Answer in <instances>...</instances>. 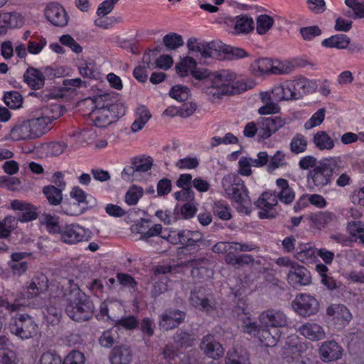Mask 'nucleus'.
Listing matches in <instances>:
<instances>
[{"instance_id": "f257e3e1", "label": "nucleus", "mask_w": 364, "mask_h": 364, "mask_svg": "<svg viewBox=\"0 0 364 364\" xmlns=\"http://www.w3.org/2000/svg\"><path fill=\"white\" fill-rule=\"evenodd\" d=\"M187 47L200 64L208 63V60L210 59L219 58L222 53L226 54L230 60H237L248 56V53L240 48L222 45L213 41L205 43L196 38H190L188 40Z\"/></svg>"}, {"instance_id": "f03ea898", "label": "nucleus", "mask_w": 364, "mask_h": 364, "mask_svg": "<svg viewBox=\"0 0 364 364\" xmlns=\"http://www.w3.org/2000/svg\"><path fill=\"white\" fill-rule=\"evenodd\" d=\"M63 297L67 302L65 312L76 322L86 321L92 317L93 304L73 280H65L63 284Z\"/></svg>"}, {"instance_id": "7ed1b4c3", "label": "nucleus", "mask_w": 364, "mask_h": 364, "mask_svg": "<svg viewBox=\"0 0 364 364\" xmlns=\"http://www.w3.org/2000/svg\"><path fill=\"white\" fill-rule=\"evenodd\" d=\"M235 73L230 70H222L213 74L212 85L208 87L207 93L213 100L220 99L224 95H237L250 88L243 81H235Z\"/></svg>"}, {"instance_id": "20e7f679", "label": "nucleus", "mask_w": 364, "mask_h": 364, "mask_svg": "<svg viewBox=\"0 0 364 364\" xmlns=\"http://www.w3.org/2000/svg\"><path fill=\"white\" fill-rule=\"evenodd\" d=\"M221 184L224 196L238 205L237 210L249 214L251 201L244 181L237 175L229 173L222 178Z\"/></svg>"}, {"instance_id": "39448f33", "label": "nucleus", "mask_w": 364, "mask_h": 364, "mask_svg": "<svg viewBox=\"0 0 364 364\" xmlns=\"http://www.w3.org/2000/svg\"><path fill=\"white\" fill-rule=\"evenodd\" d=\"M60 116V106L52 105L36 109L30 119L31 127L38 137L45 134L50 128L49 125Z\"/></svg>"}, {"instance_id": "423d86ee", "label": "nucleus", "mask_w": 364, "mask_h": 364, "mask_svg": "<svg viewBox=\"0 0 364 364\" xmlns=\"http://www.w3.org/2000/svg\"><path fill=\"white\" fill-rule=\"evenodd\" d=\"M9 328L12 334L22 340H26L36 335L38 325L31 316L24 314L14 318Z\"/></svg>"}, {"instance_id": "0eeeda50", "label": "nucleus", "mask_w": 364, "mask_h": 364, "mask_svg": "<svg viewBox=\"0 0 364 364\" xmlns=\"http://www.w3.org/2000/svg\"><path fill=\"white\" fill-rule=\"evenodd\" d=\"M103 97L100 96L95 101V108L92 110L91 116L95 124L99 127H105L116 120L114 109L117 105L102 104Z\"/></svg>"}, {"instance_id": "6e6552de", "label": "nucleus", "mask_w": 364, "mask_h": 364, "mask_svg": "<svg viewBox=\"0 0 364 364\" xmlns=\"http://www.w3.org/2000/svg\"><path fill=\"white\" fill-rule=\"evenodd\" d=\"M274 191H267L263 192L257 200L255 205L259 209L258 217L260 219H271L276 217L277 212L274 207L278 204V198Z\"/></svg>"}, {"instance_id": "1a4fd4ad", "label": "nucleus", "mask_w": 364, "mask_h": 364, "mask_svg": "<svg viewBox=\"0 0 364 364\" xmlns=\"http://www.w3.org/2000/svg\"><path fill=\"white\" fill-rule=\"evenodd\" d=\"M291 306L295 312L303 317L316 314L319 309L318 301L306 294H297L291 303Z\"/></svg>"}, {"instance_id": "9d476101", "label": "nucleus", "mask_w": 364, "mask_h": 364, "mask_svg": "<svg viewBox=\"0 0 364 364\" xmlns=\"http://www.w3.org/2000/svg\"><path fill=\"white\" fill-rule=\"evenodd\" d=\"M258 318L263 327H269L271 329L287 327L289 323L287 316L282 311L274 309L262 311Z\"/></svg>"}, {"instance_id": "9b49d317", "label": "nucleus", "mask_w": 364, "mask_h": 364, "mask_svg": "<svg viewBox=\"0 0 364 364\" xmlns=\"http://www.w3.org/2000/svg\"><path fill=\"white\" fill-rule=\"evenodd\" d=\"M173 236L169 234L167 237H161L166 238L170 242L180 243L183 247L187 249H192L199 246V244L203 240V235L198 231L182 230L177 232H173Z\"/></svg>"}, {"instance_id": "f8f14e48", "label": "nucleus", "mask_w": 364, "mask_h": 364, "mask_svg": "<svg viewBox=\"0 0 364 364\" xmlns=\"http://www.w3.org/2000/svg\"><path fill=\"white\" fill-rule=\"evenodd\" d=\"M47 45L46 39L42 36L31 37L28 43L17 41L15 46V53L20 59H26L28 53L39 54Z\"/></svg>"}, {"instance_id": "ddd939ff", "label": "nucleus", "mask_w": 364, "mask_h": 364, "mask_svg": "<svg viewBox=\"0 0 364 364\" xmlns=\"http://www.w3.org/2000/svg\"><path fill=\"white\" fill-rule=\"evenodd\" d=\"M90 237V231L78 224L67 225L60 232L61 240L70 245L87 241Z\"/></svg>"}, {"instance_id": "4468645a", "label": "nucleus", "mask_w": 364, "mask_h": 364, "mask_svg": "<svg viewBox=\"0 0 364 364\" xmlns=\"http://www.w3.org/2000/svg\"><path fill=\"white\" fill-rule=\"evenodd\" d=\"M258 136L266 139L285 124V120L279 117H260L257 121Z\"/></svg>"}, {"instance_id": "2eb2a0df", "label": "nucleus", "mask_w": 364, "mask_h": 364, "mask_svg": "<svg viewBox=\"0 0 364 364\" xmlns=\"http://www.w3.org/2000/svg\"><path fill=\"white\" fill-rule=\"evenodd\" d=\"M189 301L195 308L208 313L215 309V302L208 298L205 289L202 287H196L191 290Z\"/></svg>"}, {"instance_id": "dca6fc26", "label": "nucleus", "mask_w": 364, "mask_h": 364, "mask_svg": "<svg viewBox=\"0 0 364 364\" xmlns=\"http://www.w3.org/2000/svg\"><path fill=\"white\" fill-rule=\"evenodd\" d=\"M45 15L53 26L63 27L68 24V15L65 9L58 3L48 4L45 10Z\"/></svg>"}, {"instance_id": "f3484780", "label": "nucleus", "mask_w": 364, "mask_h": 364, "mask_svg": "<svg viewBox=\"0 0 364 364\" xmlns=\"http://www.w3.org/2000/svg\"><path fill=\"white\" fill-rule=\"evenodd\" d=\"M200 347L204 354L213 359H218L224 355V348L212 334L203 336Z\"/></svg>"}, {"instance_id": "a211bd4d", "label": "nucleus", "mask_w": 364, "mask_h": 364, "mask_svg": "<svg viewBox=\"0 0 364 364\" xmlns=\"http://www.w3.org/2000/svg\"><path fill=\"white\" fill-rule=\"evenodd\" d=\"M332 176L330 170L325 169L318 165L309 172L308 182L309 183H312L317 189L320 190L331 183Z\"/></svg>"}, {"instance_id": "6ab92c4d", "label": "nucleus", "mask_w": 364, "mask_h": 364, "mask_svg": "<svg viewBox=\"0 0 364 364\" xmlns=\"http://www.w3.org/2000/svg\"><path fill=\"white\" fill-rule=\"evenodd\" d=\"M287 280L293 287L306 286L311 282L310 272L304 267L297 264L287 274Z\"/></svg>"}, {"instance_id": "aec40b11", "label": "nucleus", "mask_w": 364, "mask_h": 364, "mask_svg": "<svg viewBox=\"0 0 364 364\" xmlns=\"http://www.w3.org/2000/svg\"><path fill=\"white\" fill-rule=\"evenodd\" d=\"M9 136L14 141L37 138L29 119L18 122L11 129Z\"/></svg>"}, {"instance_id": "412c9836", "label": "nucleus", "mask_w": 364, "mask_h": 364, "mask_svg": "<svg viewBox=\"0 0 364 364\" xmlns=\"http://www.w3.org/2000/svg\"><path fill=\"white\" fill-rule=\"evenodd\" d=\"M273 191L277 198L285 205L292 203L295 199V192L287 179L277 178L275 182V188Z\"/></svg>"}, {"instance_id": "4be33fe9", "label": "nucleus", "mask_w": 364, "mask_h": 364, "mask_svg": "<svg viewBox=\"0 0 364 364\" xmlns=\"http://www.w3.org/2000/svg\"><path fill=\"white\" fill-rule=\"evenodd\" d=\"M132 359V350L129 346L125 344L114 346L109 354L111 364H130Z\"/></svg>"}, {"instance_id": "5701e85b", "label": "nucleus", "mask_w": 364, "mask_h": 364, "mask_svg": "<svg viewBox=\"0 0 364 364\" xmlns=\"http://www.w3.org/2000/svg\"><path fill=\"white\" fill-rule=\"evenodd\" d=\"M319 353L323 362H331L341 358L343 349L334 341H329L321 344L319 348Z\"/></svg>"}, {"instance_id": "b1692460", "label": "nucleus", "mask_w": 364, "mask_h": 364, "mask_svg": "<svg viewBox=\"0 0 364 364\" xmlns=\"http://www.w3.org/2000/svg\"><path fill=\"white\" fill-rule=\"evenodd\" d=\"M185 313L175 309H168L161 316L159 325L165 331L177 327L184 319Z\"/></svg>"}, {"instance_id": "393cba45", "label": "nucleus", "mask_w": 364, "mask_h": 364, "mask_svg": "<svg viewBox=\"0 0 364 364\" xmlns=\"http://www.w3.org/2000/svg\"><path fill=\"white\" fill-rule=\"evenodd\" d=\"M288 81L294 92V98L296 100L302 97L304 95L315 90V83L304 77Z\"/></svg>"}, {"instance_id": "a878e982", "label": "nucleus", "mask_w": 364, "mask_h": 364, "mask_svg": "<svg viewBox=\"0 0 364 364\" xmlns=\"http://www.w3.org/2000/svg\"><path fill=\"white\" fill-rule=\"evenodd\" d=\"M326 314L331 316L335 322L341 325L348 323L352 318L350 311L342 304H332L327 308Z\"/></svg>"}, {"instance_id": "bb28decb", "label": "nucleus", "mask_w": 364, "mask_h": 364, "mask_svg": "<svg viewBox=\"0 0 364 364\" xmlns=\"http://www.w3.org/2000/svg\"><path fill=\"white\" fill-rule=\"evenodd\" d=\"M282 336L279 329H271L269 327H263L259 331L257 338L261 344L267 347H274Z\"/></svg>"}, {"instance_id": "cd10ccee", "label": "nucleus", "mask_w": 364, "mask_h": 364, "mask_svg": "<svg viewBox=\"0 0 364 364\" xmlns=\"http://www.w3.org/2000/svg\"><path fill=\"white\" fill-rule=\"evenodd\" d=\"M299 332L311 341H319L325 338L323 328L315 323H306L298 329Z\"/></svg>"}, {"instance_id": "c85d7f7f", "label": "nucleus", "mask_w": 364, "mask_h": 364, "mask_svg": "<svg viewBox=\"0 0 364 364\" xmlns=\"http://www.w3.org/2000/svg\"><path fill=\"white\" fill-rule=\"evenodd\" d=\"M23 80L32 89H40L45 83L43 74L38 69L29 67L23 75Z\"/></svg>"}, {"instance_id": "c756f323", "label": "nucleus", "mask_w": 364, "mask_h": 364, "mask_svg": "<svg viewBox=\"0 0 364 364\" xmlns=\"http://www.w3.org/2000/svg\"><path fill=\"white\" fill-rule=\"evenodd\" d=\"M135 119L132 124L131 129L133 132H137L143 129L145 124L151 117L149 109L144 105L138 106L134 112Z\"/></svg>"}, {"instance_id": "7c9ffc66", "label": "nucleus", "mask_w": 364, "mask_h": 364, "mask_svg": "<svg viewBox=\"0 0 364 364\" xmlns=\"http://www.w3.org/2000/svg\"><path fill=\"white\" fill-rule=\"evenodd\" d=\"M234 31L232 33L236 35L247 34L254 29V21L252 18L247 15H241L235 18Z\"/></svg>"}, {"instance_id": "2f4dec72", "label": "nucleus", "mask_w": 364, "mask_h": 364, "mask_svg": "<svg viewBox=\"0 0 364 364\" xmlns=\"http://www.w3.org/2000/svg\"><path fill=\"white\" fill-rule=\"evenodd\" d=\"M312 141L319 151H331L335 147L334 140L325 131H318L314 134Z\"/></svg>"}, {"instance_id": "473e14b6", "label": "nucleus", "mask_w": 364, "mask_h": 364, "mask_svg": "<svg viewBox=\"0 0 364 364\" xmlns=\"http://www.w3.org/2000/svg\"><path fill=\"white\" fill-rule=\"evenodd\" d=\"M350 38L345 34L333 35L321 42L322 46L338 50L346 49L350 45Z\"/></svg>"}, {"instance_id": "72a5a7b5", "label": "nucleus", "mask_w": 364, "mask_h": 364, "mask_svg": "<svg viewBox=\"0 0 364 364\" xmlns=\"http://www.w3.org/2000/svg\"><path fill=\"white\" fill-rule=\"evenodd\" d=\"M48 279L44 274L35 277L28 287V295L34 297L47 290Z\"/></svg>"}, {"instance_id": "f704fd0d", "label": "nucleus", "mask_w": 364, "mask_h": 364, "mask_svg": "<svg viewBox=\"0 0 364 364\" xmlns=\"http://www.w3.org/2000/svg\"><path fill=\"white\" fill-rule=\"evenodd\" d=\"M273 98L274 101L279 102L282 100H294V92L289 81H286L282 84L275 85L272 88Z\"/></svg>"}, {"instance_id": "c9c22d12", "label": "nucleus", "mask_w": 364, "mask_h": 364, "mask_svg": "<svg viewBox=\"0 0 364 364\" xmlns=\"http://www.w3.org/2000/svg\"><path fill=\"white\" fill-rule=\"evenodd\" d=\"M249 355L247 350L242 347L229 350L225 358V364H247Z\"/></svg>"}, {"instance_id": "e433bc0d", "label": "nucleus", "mask_w": 364, "mask_h": 364, "mask_svg": "<svg viewBox=\"0 0 364 364\" xmlns=\"http://www.w3.org/2000/svg\"><path fill=\"white\" fill-rule=\"evenodd\" d=\"M311 220L317 228H322L335 223L337 217L335 213L332 212L321 211L313 215L311 217Z\"/></svg>"}, {"instance_id": "4c0bfd02", "label": "nucleus", "mask_w": 364, "mask_h": 364, "mask_svg": "<svg viewBox=\"0 0 364 364\" xmlns=\"http://www.w3.org/2000/svg\"><path fill=\"white\" fill-rule=\"evenodd\" d=\"M317 256V249L309 244L301 245L296 253V258L303 263H309L314 261Z\"/></svg>"}, {"instance_id": "58836bf2", "label": "nucleus", "mask_w": 364, "mask_h": 364, "mask_svg": "<svg viewBox=\"0 0 364 364\" xmlns=\"http://www.w3.org/2000/svg\"><path fill=\"white\" fill-rule=\"evenodd\" d=\"M252 73L256 76L271 73L272 69V60L269 58H261L255 60L250 65Z\"/></svg>"}, {"instance_id": "ea45409f", "label": "nucleus", "mask_w": 364, "mask_h": 364, "mask_svg": "<svg viewBox=\"0 0 364 364\" xmlns=\"http://www.w3.org/2000/svg\"><path fill=\"white\" fill-rule=\"evenodd\" d=\"M225 261L228 264L240 268L245 264L253 263L255 259L251 255L244 254L237 256L230 252L225 255Z\"/></svg>"}, {"instance_id": "a19ab883", "label": "nucleus", "mask_w": 364, "mask_h": 364, "mask_svg": "<svg viewBox=\"0 0 364 364\" xmlns=\"http://www.w3.org/2000/svg\"><path fill=\"white\" fill-rule=\"evenodd\" d=\"M196 60L192 57H186L179 63L176 65L177 73L181 77L188 75L193 73V69L196 68Z\"/></svg>"}, {"instance_id": "79ce46f5", "label": "nucleus", "mask_w": 364, "mask_h": 364, "mask_svg": "<svg viewBox=\"0 0 364 364\" xmlns=\"http://www.w3.org/2000/svg\"><path fill=\"white\" fill-rule=\"evenodd\" d=\"M43 193L50 205H58L63 200L62 189L57 188L54 186H45L43 189Z\"/></svg>"}, {"instance_id": "37998d69", "label": "nucleus", "mask_w": 364, "mask_h": 364, "mask_svg": "<svg viewBox=\"0 0 364 364\" xmlns=\"http://www.w3.org/2000/svg\"><path fill=\"white\" fill-rule=\"evenodd\" d=\"M114 326L117 329H125L127 331H131L135 329L139 326L138 319L132 315L127 316H123L121 318H114Z\"/></svg>"}, {"instance_id": "c03bdc74", "label": "nucleus", "mask_w": 364, "mask_h": 364, "mask_svg": "<svg viewBox=\"0 0 364 364\" xmlns=\"http://www.w3.org/2000/svg\"><path fill=\"white\" fill-rule=\"evenodd\" d=\"M144 195V190L141 187L133 185L127 191L124 196L125 203L129 205H135Z\"/></svg>"}, {"instance_id": "a18cd8bd", "label": "nucleus", "mask_w": 364, "mask_h": 364, "mask_svg": "<svg viewBox=\"0 0 364 364\" xmlns=\"http://www.w3.org/2000/svg\"><path fill=\"white\" fill-rule=\"evenodd\" d=\"M287 165L285 154L280 150L277 151L274 154L269 156V162L267 166V171L272 172L279 168L284 167Z\"/></svg>"}, {"instance_id": "49530a36", "label": "nucleus", "mask_w": 364, "mask_h": 364, "mask_svg": "<svg viewBox=\"0 0 364 364\" xmlns=\"http://www.w3.org/2000/svg\"><path fill=\"white\" fill-rule=\"evenodd\" d=\"M213 210L214 215L221 220H228L232 218L230 208L225 201H215L213 204Z\"/></svg>"}, {"instance_id": "de8ad7c7", "label": "nucleus", "mask_w": 364, "mask_h": 364, "mask_svg": "<svg viewBox=\"0 0 364 364\" xmlns=\"http://www.w3.org/2000/svg\"><path fill=\"white\" fill-rule=\"evenodd\" d=\"M42 223L45 225L47 231L52 234H60L62 228L59 225L58 218L50 214L42 215Z\"/></svg>"}, {"instance_id": "09e8293b", "label": "nucleus", "mask_w": 364, "mask_h": 364, "mask_svg": "<svg viewBox=\"0 0 364 364\" xmlns=\"http://www.w3.org/2000/svg\"><path fill=\"white\" fill-rule=\"evenodd\" d=\"M290 150L292 153L299 154L304 152L307 149L306 138L301 134L297 133L290 141Z\"/></svg>"}, {"instance_id": "8fccbe9b", "label": "nucleus", "mask_w": 364, "mask_h": 364, "mask_svg": "<svg viewBox=\"0 0 364 364\" xmlns=\"http://www.w3.org/2000/svg\"><path fill=\"white\" fill-rule=\"evenodd\" d=\"M274 19L266 14L259 15L256 19V31L259 35L265 34L273 26Z\"/></svg>"}, {"instance_id": "3c124183", "label": "nucleus", "mask_w": 364, "mask_h": 364, "mask_svg": "<svg viewBox=\"0 0 364 364\" xmlns=\"http://www.w3.org/2000/svg\"><path fill=\"white\" fill-rule=\"evenodd\" d=\"M174 341L182 348H188L193 346L196 337L193 333L186 331L177 332L174 336Z\"/></svg>"}, {"instance_id": "603ef678", "label": "nucleus", "mask_w": 364, "mask_h": 364, "mask_svg": "<svg viewBox=\"0 0 364 364\" xmlns=\"http://www.w3.org/2000/svg\"><path fill=\"white\" fill-rule=\"evenodd\" d=\"M294 69L293 64L289 61L272 60L271 73L274 75H286L291 73Z\"/></svg>"}, {"instance_id": "864d4df0", "label": "nucleus", "mask_w": 364, "mask_h": 364, "mask_svg": "<svg viewBox=\"0 0 364 364\" xmlns=\"http://www.w3.org/2000/svg\"><path fill=\"white\" fill-rule=\"evenodd\" d=\"M163 42L168 49L176 50L184 43L182 36L176 33L166 34L163 38Z\"/></svg>"}, {"instance_id": "5fc2aeb1", "label": "nucleus", "mask_w": 364, "mask_h": 364, "mask_svg": "<svg viewBox=\"0 0 364 364\" xmlns=\"http://www.w3.org/2000/svg\"><path fill=\"white\" fill-rule=\"evenodd\" d=\"M61 209L65 215L76 216L83 213L87 209V207L77 203H64L61 206Z\"/></svg>"}, {"instance_id": "6e6d98bb", "label": "nucleus", "mask_w": 364, "mask_h": 364, "mask_svg": "<svg viewBox=\"0 0 364 364\" xmlns=\"http://www.w3.org/2000/svg\"><path fill=\"white\" fill-rule=\"evenodd\" d=\"M325 108H321L316 112L311 118L304 124V128L307 130L319 126L325 119Z\"/></svg>"}, {"instance_id": "4d7b16f0", "label": "nucleus", "mask_w": 364, "mask_h": 364, "mask_svg": "<svg viewBox=\"0 0 364 364\" xmlns=\"http://www.w3.org/2000/svg\"><path fill=\"white\" fill-rule=\"evenodd\" d=\"M169 95L179 102H184L190 96L189 89L186 86L175 85L171 89Z\"/></svg>"}, {"instance_id": "13d9d810", "label": "nucleus", "mask_w": 364, "mask_h": 364, "mask_svg": "<svg viewBox=\"0 0 364 364\" xmlns=\"http://www.w3.org/2000/svg\"><path fill=\"white\" fill-rule=\"evenodd\" d=\"M78 70L83 77L94 78L95 77V64L92 60L82 61L78 65Z\"/></svg>"}, {"instance_id": "bf43d9fd", "label": "nucleus", "mask_w": 364, "mask_h": 364, "mask_svg": "<svg viewBox=\"0 0 364 364\" xmlns=\"http://www.w3.org/2000/svg\"><path fill=\"white\" fill-rule=\"evenodd\" d=\"M132 165L134 166L136 173L138 172L145 173L151 168L153 159L151 157L135 158L132 161Z\"/></svg>"}, {"instance_id": "052dcab7", "label": "nucleus", "mask_w": 364, "mask_h": 364, "mask_svg": "<svg viewBox=\"0 0 364 364\" xmlns=\"http://www.w3.org/2000/svg\"><path fill=\"white\" fill-rule=\"evenodd\" d=\"M253 159L247 156H242L238 161V173L243 176H249L252 171Z\"/></svg>"}, {"instance_id": "680f3d73", "label": "nucleus", "mask_w": 364, "mask_h": 364, "mask_svg": "<svg viewBox=\"0 0 364 364\" xmlns=\"http://www.w3.org/2000/svg\"><path fill=\"white\" fill-rule=\"evenodd\" d=\"M199 166V159L196 157H184L178 159L176 163V166L178 169H195Z\"/></svg>"}, {"instance_id": "e2e57ef3", "label": "nucleus", "mask_w": 364, "mask_h": 364, "mask_svg": "<svg viewBox=\"0 0 364 364\" xmlns=\"http://www.w3.org/2000/svg\"><path fill=\"white\" fill-rule=\"evenodd\" d=\"M208 262V261L207 259H205V258L200 259L198 260V262L196 263V265L203 264V266H200V267L194 266L193 269L191 270V275L193 277H197V278H202L205 275L208 277L210 273L211 272V270L205 267Z\"/></svg>"}, {"instance_id": "0e129e2a", "label": "nucleus", "mask_w": 364, "mask_h": 364, "mask_svg": "<svg viewBox=\"0 0 364 364\" xmlns=\"http://www.w3.org/2000/svg\"><path fill=\"white\" fill-rule=\"evenodd\" d=\"M6 105L11 109H16L21 105L22 97L17 92H11L4 97Z\"/></svg>"}, {"instance_id": "69168bd1", "label": "nucleus", "mask_w": 364, "mask_h": 364, "mask_svg": "<svg viewBox=\"0 0 364 364\" xmlns=\"http://www.w3.org/2000/svg\"><path fill=\"white\" fill-rule=\"evenodd\" d=\"M117 331L111 328L103 332L99 341L100 345L105 348L111 347L115 342Z\"/></svg>"}, {"instance_id": "338daca9", "label": "nucleus", "mask_w": 364, "mask_h": 364, "mask_svg": "<svg viewBox=\"0 0 364 364\" xmlns=\"http://www.w3.org/2000/svg\"><path fill=\"white\" fill-rule=\"evenodd\" d=\"M342 160L340 156H333L322 159L319 165L325 169L330 170L333 174V170L340 168Z\"/></svg>"}, {"instance_id": "774afa93", "label": "nucleus", "mask_w": 364, "mask_h": 364, "mask_svg": "<svg viewBox=\"0 0 364 364\" xmlns=\"http://www.w3.org/2000/svg\"><path fill=\"white\" fill-rule=\"evenodd\" d=\"M85 357L78 350H72L64 359L63 364H84Z\"/></svg>"}]
</instances>
